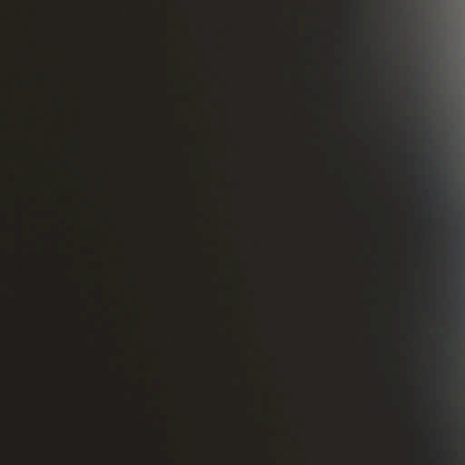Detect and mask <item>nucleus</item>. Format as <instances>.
<instances>
[{"label": "nucleus", "mask_w": 465, "mask_h": 465, "mask_svg": "<svg viewBox=\"0 0 465 465\" xmlns=\"http://www.w3.org/2000/svg\"><path fill=\"white\" fill-rule=\"evenodd\" d=\"M21 147L23 163L27 166L29 156H31L32 153L34 152V148L31 144V142L27 137L22 139Z\"/></svg>", "instance_id": "obj_1"}, {"label": "nucleus", "mask_w": 465, "mask_h": 465, "mask_svg": "<svg viewBox=\"0 0 465 465\" xmlns=\"http://www.w3.org/2000/svg\"><path fill=\"white\" fill-rule=\"evenodd\" d=\"M33 124L31 121H28L27 119L23 117V120L20 123V129L22 132H27L29 129H32Z\"/></svg>", "instance_id": "obj_2"}, {"label": "nucleus", "mask_w": 465, "mask_h": 465, "mask_svg": "<svg viewBox=\"0 0 465 465\" xmlns=\"http://www.w3.org/2000/svg\"><path fill=\"white\" fill-rule=\"evenodd\" d=\"M23 62L25 65L31 66L34 64L33 59L26 53H23Z\"/></svg>", "instance_id": "obj_3"}, {"label": "nucleus", "mask_w": 465, "mask_h": 465, "mask_svg": "<svg viewBox=\"0 0 465 465\" xmlns=\"http://www.w3.org/2000/svg\"><path fill=\"white\" fill-rule=\"evenodd\" d=\"M24 107L25 109H33L35 107V102L31 98L26 97L24 101Z\"/></svg>", "instance_id": "obj_4"}, {"label": "nucleus", "mask_w": 465, "mask_h": 465, "mask_svg": "<svg viewBox=\"0 0 465 465\" xmlns=\"http://www.w3.org/2000/svg\"><path fill=\"white\" fill-rule=\"evenodd\" d=\"M24 20L26 25H30L32 23V17L28 15H24Z\"/></svg>", "instance_id": "obj_5"}, {"label": "nucleus", "mask_w": 465, "mask_h": 465, "mask_svg": "<svg viewBox=\"0 0 465 465\" xmlns=\"http://www.w3.org/2000/svg\"><path fill=\"white\" fill-rule=\"evenodd\" d=\"M20 82H21V85H22L23 87H26V88H27V87H29V85H30V83H29L27 80H25V79H23V78H21V81H20Z\"/></svg>", "instance_id": "obj_6"}, {"label": "nucleus", "mask_w": 465, "mask_h": 465, "mask_svg": "<svg viewBox=\"0 0 465 465\" xmlns=\"http://www.w3.org/2000/svg\"><path fill=\"white\" fill-rule=\"evenodd\" d=\"M23 182H24L25 184H27V183H28V176H27V174L24 176Z\"/></svg>", "instance_id": "obj_7"}, {"label": "nucleus", "mask_w": 465, "mask_h": 465, "mask_svg": "<svg viewBox=\"0 0 465 465\" xmlns=\"http://www.w3.org/2000/svg\"><path fill=\"white\" fill-rule=\"evenodd\" d=\"M21 216H22L23 219L25 217V213L24 210L21 212Z\"/></svg>", "instance_id": "obj_8"}, {"label": "nucleus", "mask_w": 465, "mask_h": 465, "mask_svg": "<svg viewBox=\"0 0 465 465\" xmlns=\"http://www.w3.org/2000/svg\"><path fill=\"white\" fill-rule=\"evenodd\" d=\"M22 267H23V269H25V262H24V261H23V262H22Z\"/></svg>", "instance_id": "obj_9"}]
</instances>
